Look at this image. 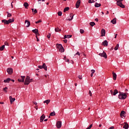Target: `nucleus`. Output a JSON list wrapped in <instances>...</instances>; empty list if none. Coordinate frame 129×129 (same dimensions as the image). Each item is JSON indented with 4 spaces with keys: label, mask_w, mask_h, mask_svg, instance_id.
I'll return each instance as SVG.
<instances>
[{
    "label": "nucleus",
    "mask_w": 129,
    "mask_h": 129,
    "mask_svg": "<svg viewBox=\"0 0 129 129\" xmlns=\"http://www.w3.org/2000/svg\"><path fill=\"white\" fill-rule=\"evenodd\" d=\"M13 22H15V19L14 18H12V19H10L8 20L6 19L2 20V22L4 23L5 25H9V24H11V23H13Z\"/></svg>",
    "instance_id": "nucleus-1"
},
{
    "label": "nucleus",
    "mask_w": 129,
    "mask_h": 129,
    "mask_svg": "<svg viewBox=\"0 0 129 129\" xmlns=\"http://www.w3.org/2000/svg\"><path fill=\"white\" fill-rule=\"evenodd\" d=\"M31 82H33V79H31L29 76H27L24 83L25 85H29Z\"/></svg>",
    "instance_id": "nucleus-2"
},
{
    "label": "nucleus",
    "mask_w": 129,
    "mask_h": 129,
    "mask_svg": "<svg viewBox=\"0 0 129 129\" xmlns=\"http://www.w3.org/2000/svg\"><path fill=\"white\" fill-rule=\"evenodd\" d=\"M127 96L126 95V94L124 93H120V94L118 95V98L119 99H125Z\"/></svg>",
    "instance_id": "nucleus-3"
},
{
    "label": "nucleus",
    "mask_w": 129,
    "mask_h": 129,
    "mask_svg": "<svg viewBox=\"0 0 129 129\" xmlns=\"http://www.w3.org/2000/svg\"><path fill=\"white\" fill-rule=\"evenodd\" d=\"M56 48L57 49H58L59 51L60 52V53H63V52H64V47H63L62 44H56Z\"/></svg>",
    "instance_id": "nucleus-4"
},
{
    "label": "nucleus",
    "mask_w": 129,
    "mask_h": 129,
    "mask_svg": "<svg viewBox=\"0 0 129 129\" xmlns=\"http://www.w3.org/2000/svg\"><path fill=\"white\" fill-rule=\"evenodd\" d=\"M123 1V0L117 1L116 4L117 5V6L120 7V8H122V9H124V8H125L124 5L122 4V1Z\"/></svg>",
    "instance_id": "nucleus-5"
},
{
    "label": "nucleus",
    "mask_w": 129,
    "mask_h": 129,
    "mask_svg": "<svg viewBox=\"0 0 129 129\" xmlns=\"http://www.w3.org/2000/svg\"><path fill=\"white\" fill-rule=\"evenodd\" d=\"M38 68L39 69H44L45 71H47V66H46V63H44L42 66H38Z\"/></svg>",
    "instance_id": "nucleus-6"
},
{
    "label": "nucleus",
    "mask_w": 129,
    "mask_h": 129,
    "mask_svg": "<svg viewBox=\"0 0 129 129\" xmlns=\"http://www.w3.org/2000/svg\"><path fill=\"white\" fill-rule=\"evenodd\" d=\"M99 55L101 57H103L105 58V59H106L107 58V55H106V53L105 52L103 51V53H99Z\"/></svg>",
    "instance_id": "nucleus-7"
},
{
    "label": "nucleus",
    "mask_w": 129,
    "mask_h": 129,
    "mask_svg": "<svg viewBox=\"0 0 129 129\" xmlns=\"http://www.w3.org/2000/svg\"><path fill=\"white\" fill-rule=\"evenodd\" d=\"M56 126L57 128H60L62 126V122L61 121H58L56 123Z\"/></svg>",
    "instance_id": "nucleus-8"
},
{
    "label": "nucleus",
    "mask_w": 129,
    "mask_h": 129,
    "mask_svg": "<svg viewBox=\"0 0 129 129\" xmlns=\"http://www.w3.org/2000/svg\"><path fill=\"white\" fill-rule=\"evenodd\" d=\"M21 79H18V81L19 82H25V78L26 77L21 76Z\"/></svg>",
    "instance_id": "nucleus-9"
},
{
    "label": "nucleus",
    "mask_w": 129,
    "mask_h": 129,
    "mask_svg": "<svg viewBox=\"0 0 129 129\" xmlns=\"http://www.w3.org/2000/svg\"><path fill=\"white\" fill-rule=\"evenodd\" d=\"M7 73H8V74H13V69L9 68L7 69Z\"/></svg>",
    "instance_id": "nucleus-10"
},
{
    "label": "nucleus",
    "mask_w": 129,
    "mask_h": 129,
    "mask_svg": "<svg viewBox=\"0 0 129 129\" xmlns=\"http://www.w3.org/2000/svg\"><path fill=\"white\" fill-rule=\"evenodd\" d=\"M81 3V1L80 0H78L76 4V9H78V8H79L80 6V4Z\"/></svg>",
    "instance_id": "nucleus-11"
},
{
    "label": "nucleus",
    "mask_w": 129,
    "mask_h": 129,
    "mask_svg": "<svg viewBox=\"0 0 129 129\" xmlns=\"http://www.w3.org/2000/svg\"><path fill=\"white\" fill-rule=\"evenodd\" d=\"M125 115V111H122L120 114L121 118H123V117H125V116H124Z\"/></svg>",
    "instance_id": "nucleus-12"
},
{
    "label": "nucleus",
    "mask_w": 129,
    "mask_h": 129,
    "mask_svg": "<svg viewBox=\"0 0 129 129\" xmlns=\"http://www.w3.org/2000/svg\"><path fill=\"white\" fill-rule=\"evenodd\" d=\"M9 99L10 100V102H11V104L13 103L14 102V101H15V100H16V98H13L12 97V96H10L9 97Z\"/></svg>",
    "instance_id": "nucleus-13"
},
{
    "label": "nucleus",
    "mask_w": 129,
    "mask_h": 129,
    "mask_svg": "<svg viewBox=\"0 0 129 129\" xmlns=\"http://www.w3.org/2000/svg\"><path fill=\"white\" fill-rule=\"evenodd\" d=\"M102 44L105 47H107V46H108V42H107V40H104L102 42Z\"/></svg>",
    "instance_id": "nucleus-14"
},
{
    "label": "nucleus",
    "mask_w": 129,
    "mask_h": 129,
    "mask_svg": "<svg viewBox=\"0 0 129 129\" xmlns=\"http://www.w3.org/2000/svg\"><path fill=\"white\" fill-rule=\"evenodd\" d=\"M45 117L46 116H45V115L43 114L42 115H41L40 116V122H43V121L44 120V119H45Z\"/></svg>",
    "instance_id": "nucleus-15"
},
{
    "label": "nucleus",
    "mask_w": 129,
    "mask_h": 129,
    "mask_svg": "<svg viewBox=\"0 0 129 129\" xmlns=\"http://www.w3.org/2000/svg\"><path fill=\"white\" fill-rule=\"evenodd\" d=\"M105 36V30L102 29L101 30V37H104Z\"/></svg>",
    "instance_id": "nucleus-16"
},
{
    "label": "nucleus",
    "mask_w": 129,
    "mask_h": 129,
    "mask_svg": "<svg viewBox=\"0 0 129 129\" xmlns=\"http://www.w3.org/2000/svg\"><path fill=\"white\" fill-rule=\"evenodd\" d=\"M11 80H12V79H11V78H7L6 80H5L4 81V82L5 83H9L10 82Z\"/></svg>",
    "instance_id": "nucleus-17"
},
{
    "label": "nucleus",
    "mask_w": 129,
    "mask_h": 129,
    "mask_svg": "<svg viewBox=\"0 0 129 129\" xmlns=\"http://www.w3.org/2000/svg\"><path fill=\"white\" fill-rule=\"evenodd\" d=\"M25 24H27V25L26 26L27 28H29L30 26H31V22L28 20H25Z\"/></svg>",
    "instance_id": "nucleus-18"
},
{
    "label": "nucleus",
    "mask_w": 129,
    "mask_h": 129,
    "mask_svg": "<svg viewBox=\"0 0 129 129\" xmlns=\"http://www.w3.org/2000/svg\"><path fill=\"white\" fill-rule=\"evenodd\" d=\"M72 37V35H65L64 36L63 39H69L70 38H71Z\"/></svg>",
    "instance_id": "nucleus-19"
},
{
    "label": "nucleus",
    "mask_w": 129,
    "mask_h": 129,
    "mask_svg": "<svg viewBox=\"0 0 129 129\" xmlns=\"http://www.w3.org/2000/svg\"><path fill=\"white\" fill-rule=\"evenodd\" d=\"M112 74L113 80H116V74H115L114 72H112Z\"/></svg>",
    "instance_id": "nucleus-20"
},
{
    "label": "nucleus",
    "mask_w": 129,
    "mask_h": 129,
    "mask_svg": "<svg viewBox=\"0 0 129 129\" xmlns=\"http://www.w3.org/2000/svg\"><path fill=\"white\" fill-rule=\"evenodd\" d=\"M111 23L113 24V25H115L116 24V18H114L113 20L111 21Z\"/></svg>",
    "instance_id": "nucleus-21"
},
{
    "label": "nucleus",
    "mask_w": 129,
    "mask_h": 129,
    "mask_svg": "<svg viewBox=\"0 0 129 129\" xmlns=\"http://www.w3.org/2000/svg\"><path fill=\"white\" fill-rule=\"evenodd\" d=\"M125 124L124 125L123 128L124 129H128V124L127 123L124 122Z\"/></svg>",
    "instance_id": "nucleus-22"
},
{
    "label": "nucleus",
    "mask_w": 129,
    "mask_h": 129,
    "mask_svg": "<svg viewBox=\"0 0 129 129\" xmlns=\"http://www.w3.org/2000/svg\"><path fill=\"white\" fill-rule=\"evenodd\" d=\"M33 33H34V34H39V30L38 29H35L32 30Z\"/></svg>",
    "instance_id": "nucleus-23"
},
{
    "label": "nucleus",
    "mask_w": 129,
    "mask_h": 129,
    "mask_svg": "<svg viewBox=\"0 0 129 129\" xmlns=\"http://www.w3.org/2000/svg\"><path fill=\"white\" fill-rule=\"evenodd\" d=\"M95 8H99V7H101V4L96 3L95 4Z\"/></svg>",
    "instance_id": "nucleus-24"
},
{
    "label": "nucleus",
    "mask_w": 129,
    "mask_h": 129,
    "mask_svg": "<svg viewBox=\"0 0 129 129\" xmlns=\"http://www.w3.org/2000/svg\"><path fill=\"white\" fill-rule=\"evenodd\" d=\"M50 99L46 100L43 101V103H46V104H49V103H50Z\"/></svg>",
    "instance_id": "nucleus-25"
},
{
    "label": "nucleus",
    "mask_w": 129,
    "mask_h": 129,
    "mask_svg": "<svg viewBox=\"0 0 129 129\" xmlns=\"http://www.w3.org/2000/svg\"><path fill=\"white\" fill-rule=\"evenodd\" d=\"M74 17V15L73 14L70 15V18L69 19H68L69 21H72L73 20V17Z\"/></svg>",
    "instance_id": "nucleus-26"
},
{
    "label": "nucleus",
    "mask_w": 129,
    "mask_h": 129,
    "mask_svg": "<svg viewBox=\"0 0 129 129\" xmlns=\"http://www.w3.org/2000/svg\"><path fill=\"white\" fill-rule=\"evenodd\" d=\"M24 6L25 9H27L28 7H29V4L28 3H24Z\"/></svg>",
    "instance_id": "nucleus-27"
},
{
    "label": "nucleus",
    "mask_w": 129,
    "mask_h": 129,
    "mask_svg": "<svg viewBox=\"0 0 129 129\" xmlns=\"http://www.w3.org/2000/svg\"><path fill=\"white\" fill-rule=\"evenodd\" d=\"M117 93H118V91H117V90H116V89H115L114 90L113 95H116V94H117Z\"/></svg>",
    "instance_id": "nucleus-28"
},
{
    "label": "nucleus",
    "mask_w": 129,
    "mask_h": 129,
    "mask_svg": "<svg viewBox=\"0 0 129 129\" xmlns=\"http://www.w3.org/2000/svg\"><path fill=\"white\" fill-rule=\"evenodd\" d=\"M54 115H56V113H55V111H53V112H51L50 113V116H54Z\"/></svg>",
    "instance_id": "nucleus-29"
},
{
    "label": "nucleus",
    "mask_w": 129,
    "mask_h": 129,
    "mask_svg": "<svg viewBox=\"0 0 129 129\" xmlns=\"http://www.w3.org/2000/svg\"><path fill=\"white\" fill-rule=\"evenodd\" d=\"M119 47V44H117L116 46L114 47L115 51H116V50L118 49V47Z\"/></svg>",
    "instance_id": "nucleus-30"
},
{
    "label": "nucleus",
    "mask_w": 129,
    "mask_h": 129,
    "mask_svg": "<svg viewBox=\"0 0 129 129\" xmlns=\"http://www.w3.org/2000/svg\"><path fill=\"white\" fill-rule=\"evenodd\" d=\"M55 32H60L61 31V29H59V28H55Z\"/></svg>",
    "instance_id": "nucleus-31"
},
{
    "label": "nucleus",
    "mask_w": 129,
    "mask_h": 129,
    "mask_svg": "<svg viewBox=\"0 0 129 129\" xmlns=\"http://www.w3.org/2000/svg\"><path fill=\"white\" fill-rule=\"evenodd\" d=\"M90 25L91 26V27H93L94 26H95V23L94 22H90Z\"/></svg>",
    "instance_id": "nucleus-32"
},
{
    "label": "nucleus",
    "mask_w": 129,
    "mask_h": 129,
    "mask_svg": "<svg viewBox=\"0 0 129 129\" xmlns=\"http://www.w3.org/2000/svg\"><path fill=\"white\" fill-rule=\"evenodd\" d=\"M67 11H69V7H66L63 10L64 13H65V12H67Z\"/></svg>",
    "instance_id": "nucleus-33"
},
{
    "label": "nucleus",
    "mask_w": 129,
    "mask_h": 129,
    "mask_svg": "<svg viewBox=\"0 0 129 129\" xmlns=\"http://www.w3.org/2000/svg\"><path fill=\"white\" fill-rule=\"evenodd\" d=\"M5 49V45H3L2 46L0 47V51H4Z\"/></svg>",
    "instance_id": "nucleus-34"
},
{
    "label": "nucleus",
    "mask_w": 129,
    "mask_h": 129,
    "mask_svg": "<svg viewBox=\"0 0 129 129\" xmlns=\"http://www.w3.org/2000/svg\"><path fill=\"white\" fill-rule=\"evenodd\" d=\"M32 11L34 14H37V10L36 9H32Z\"/></svg>",
    "instance_id": "nucleus-35"
},
{
    "label": "nucleus",
    "mask_w": 129,
    "mask_h": 129,
    "mask_svg": "<svg viewBox=\"0 0 129 129\" xmlns=\"http://www.w3.org/2000/svg\"><path fill=\"white\" fill-rule=\"evenodd\" d=\"M7 13L8 14V15H7L8 18H10V17H12V14L9 13V12H7Z\"/></svg>",
    "instance_id": "nucleus-36"
},
{
    "label": "nucleus",
    "mask_w": 129,
    "mask_h": 129,
    "mask_svg": "<svg viewBox=\"0 0 129 129\" xmlns=\"http://www.w3.org/2000/svg\"><path fill=\"white\" fill-rule=\"evenodd\" d=\"M58 16H59V17H61V16H62V12L59 11L58 12Z\"/></svg>",
    "instance_id": "nucleus-37"
},
{
    "label": "nucleus",
    "mask_w": 129,
    "mask_h": 129,
    "mask_svg": "<svg viewBox=\"0 0 129 129\" xmlns=\"http://www.w3.org/2000/svg\"><path fill=\"white\" fill-rule=\"evenodd\" d=\"M89 4H93V3H94V0H89L88 1Z\"/></svg>",
    "instance_id": "nucleus-38"
},
{
    "label": "nucleus",
    "mask_w": 129,
    "mask_h": 129,
    "mask_svg": "<svg viewBox=\"0 0 129 129\" xmlns=\"http://www.w3.org/2000/svg\"><path fill=\"white\" fill-rule=\"evenodd\" d=\"M80 32L81 33V34H83L84 33V30L80 29Z\"/></svg>",
    "instance_id": "nucleus-39"
},
{
    "label": "nucleus",
    "mask_w": 129,
    "mask_h": 129,
    "mask_svg": "<svg viewBox=\"0 0 129 129\" xmlns=\"http://www.w3.org/2000/svg\"><path fill=\"white\" fill-rule=\"evenodd\" d=\"M7 89H8L7 87H5L3 89V90L5 92H8V91L7 90Z\"/></svg>",
    "instance_id": "nucleus-40"
},
{
    "label": "nucleus",
    "mask_w": 129,
    "mask_h": 129,
    "mask_svg": "<svg viewBox=\"0 0 129 129\" xmlns=\"http://www.w3.org/2000/svg\"><path fill=\"white\" fill-rule=\"evenodd\" d=\"M42 22L41 20H39L36 22H35L36 24H39V23H41Z\"/></svg>",
    "instance_id": "nucleus-41"
},
{
    "label": "nucleus",
    "mask_w": 129,
    "mask_h": 129,
    "mask_svg": "<svg viewBox=\"0 0 129 129\" xmlns=\"http://www.w3.org/2000/svg\"><path fill=\"white\" fill-rule=\"evenodd\" d=\"M92 127V124H90L86 129H90Z\"/></svg>",
    "instance_id": "nucleus-42"
},
{
    "label": "nucleus",
    "mask_w": 129,
    "mask_h": 129,
    "mask_svg": "<svg viewBox=\"0 0 129 129\" xmlns=\"http://www.w3.org/2000/svg\"><path fill=\"white\" fill-rule=\"evenodd\" d=\"M89 94L90 96H92V93H91V91H89Z\"/></svg>",
    "instance_id": "nucleus-43"
},
{
    "label": "nucleus",
    "mask_w": 129,
    "mask_h": 129,
    "mask_svg": "<svg viewBox=\"0 0 129 129\" xmlns=\"http://www.w3.org/2000/svg\"><path fill=\"white\" fill-rule=\"evenodd\" d=\"M76 55H78V56H80V53L79 52L77 51V53L75 54V56H76Z\"/></svg>",
    "instance_id": "nucleus-44"
},
{
    "label": "nucleus",
    "mask_w": 129,
    "mask_h": 129,
    "mask_svg": "<svg viewBox=\"0 0 129 129\" xmlns=\"http://www.w3.org/2000/svg\"><path fill=\"white\" fill-rule=\"evenodd\" d=\"M91 71L92 74H94V73H95V70H91Z\"/></svg>",
    "instance_id": "nucleus-45"
},
{
    "label": "nucleus",
    "mask_w": 129,
    "mask_h": 129,
    "mask_svg": "<svg viewBox=\"0 0 129 129\" xmlns=\"http://www.w3.org/2000/svg\"><path fill=\"white\" fill-rule=\"evenodd\" d=\"M5 45L6 46H9V43H8V42H5Z\"/></svg>",
    "instance_id": "nucleus-46"
},
{
    "label": "nucleus",
    "mask_w": 129,
    "mask_h": 129,
    "mask_svg": "<svg viewBox=\"0 0 129 129\" xmlns=\"http://www.w3.org/2000/svg\"><path fill=\"white\" fill-rule=\"evenodd\" d=\"M50 37H51V34H49L47 35V38H48V39H50Z\"/></svg>",
    "instance_id": "nucleus-47"
},
{
    "label": "nucleus",
    "mask_w": 129,
    "mask_h": 129,
    "mask_svg": "<svg viewBox=\"0 0 129 129\" xmlns=\"http://www.w3.org/2000/svg\"><path fill=\"white\" fill-rule=\"evenodd\" d=\"M36 38L37 39V41L39 42V38H38V36L37 35H36Z\"/></svg>",
    "instance_id": "nucleus-48"
},
{
    "label": "nucleus",
    "mask_w": 129,
    "mask_h": 129,
    "mask_svg": "<svg viewBox=\"0 0 129 129\" xmlns=\"http://www.w3.org/2000/svg\"><path fill=\"white\" fill-rule=\"evenodd\" d=\"M78 78H79V79H82V76H81L80 75L78 76Z\"/></svg>",
    "instance_id": "nucleus-49"
},
{
    "label": "nucleus",
    "mask_w": 129,
    "mask_h": 129,
    "mask_svg": "<svg viewBox=\"0 0 129 129\" xmlns=\"http://www.w3.org/2000/svg\"><path fill=\"white\" fill-rule=\"evenodd\" d=\"M66 62H68V63H69V59H66Z\"/></svg>",
    "instance_id": "nucleus-50"
},
{
    "label": "nucleus",
    "mask_w": 129,
    "mask_h": 129,
    "mask_svg": "<svg viewBox=\"0 0 129 129\" xmlns=\"http://www.w3.org/2000/svg\"><path fill=\"white\" fill-rule=\"evenodd\" d=\"M113 128H114V126H111V127H110L109 128V129H113Z\"/></svg>",
    "instance_id": "nucleus-51"
},
{
    "label": "nucleus",
    "mask_w": 129,
    "mask_h": 129,
    "mask_svg": "<svg viewBox=\"0 0 129 129\" xmlns=\"http://www.w3.org/2000/svg\"><path fill=\"white\" fill-rule=\"evenodd\" d=\"M33 103L34 104H35V105H37V104H38V103H37V102H34Z\"/></svg>",
    "instance_id": "nucleus-52"
},
{
    "label": "nucleus",
    "mask_w": 129,
    "mask_h": 129,
    "mask_svg": "<svg viewBox=\"0 0 129 129\" xmlns=\"http://www.w3.org/2000/svg\"><path fill=\"white\" fill-rule=\"evenodd\" d=\"M63 42H64V43H67V39L63 40Z\"/></svg>",
    "instance_id": "nucleus-53"
},
{
    "label": "nucleus",
    "mask_w": 129,
    "mask_h": 129,
    "mask_svg": "<svg viewBox=\"0 0 129 129\" xmlns=\"http://www.w3.org/2000/svg\"><path fill=\"white\" fill-rule=\"evenodd\" d=\"M0 104H5V102H0Z\"/></svg>",
    "instance_id": "nucleus-54"
},
{
    "label": "nucleus",
    "mask_w": 129,
    "mask_h": 129,
    "mask_svg": "<svg viewBox=\"0 0 129 129\" xmlns=\"http://www.w3.org/2000/svg\"><path fill=\"white\" fill-rule=\"evenodd\" d=\"M116 37H117V34H115L114 38L116 39Z\"/></svg>",
    "instance_id": "nucleus-55"
},
{
    "label": "nucleus",
    "mask_w": 129,
    "mask_h": 129,
    "mask_svg": "<svg viewBox=\"0 0 129 129\" xmlns=\"http://www.w3.org/2000/svg\"><path fill=\"white\" fill-rule=\"evenodd\" d=\"M95 21L96 22H98V19L96 18V19H95Z\"/></svg>",
    "instance_id": "nucleus-56"
},
{
    "label": "nucleus",
    "mask_w": 129,
    "mask_h": 129,
    "mask_svg": "<svg viewBox=\"0 0 129 129\" xmlns=\"http://www.w3.org/2000/svg\"><path fill=\"white\" fill-rule=\"evenodd\" d=\"M110 92H111V94H112V93L113 94V91H112V90H110Z\"/></svg>",
    "instance_id": "nucleus-57"
},
{
    "label": "nucleus",
    "mask_w": 129,
    "mask_h": 129,
    "mask_svg": "<svg viewBox=\"0 0 129 129\" xmlns=\"http://www.w3.org/2000/svg\"><path fill=\"white\" fill-rule=\"evenodd\" d=\"M67 59L66 58V56H64L63 57V60H65V61H66Z\"/></svg>",
    "instance_id": "nucleus-58"
},
{
    "label": "nucleus",
    "mask_w": 129,
    "mask_h": 129,
    "mask_svg": "<svg viewBox=\"0 0 129 129\" xmlns=\"http://www.w3.org/2000/svg\"><path fill=\"white\" fill-rule=\"evenodd\" d=\"M45 77H46V78H47V77H49V75H44Z\"/></svg>",
    "instance_id": "nucleus-59"
},
{
    "label": "nucleus",
    "mask_w": 129,
    "mask_h": 129,
    "mask_svg": "<svg viewBox=\"0 0 129 129\" xmlns=\"http://www.w3.org/2000/svg\"><path fill=\"white\" fill-rule=\"evenodd\" d=\"M41 1L42 2H45V0H38V2H41Z\"/></svg>",
    "instance_id": "nucleus-60"
},
{
    "label": "nucleus",
    "mask_w": 129,
    "mask_h": 129,
    "mask_svg": "<svg viewBox=\"0 0 129 129\" xmlns=\"http://www.w3.org/2000/svg\"><path fill=\"white\" fill-rule=\"evenodd\" d=\"M108 14H109V12H108V11H107V13L106 14V15H108Z\"/></svg>",
    "instance_id": "nucleus-61"
},
{
    "label": "nucleus",
    "mask_w": 129,
    "mask_h": 129,
    "mask_svg": "<svg viewBox=\"0 0 129 129\" xmlns=\"http://www.w3.org/2000/svg\"><path fill=\"white\" fill-rule=\"evenodd\" d=\"M48 121V119H45L44 120V121Z\"/></svg>",
    "instance_id": "nucleus-62"
},
{
    "label": "nucleus",
    "mask_w": 129,
    "mask_h": 129,
    "mask_svg": "<svg viewBox=\"0 0 129 129\" xmlns=\"http://www.w3.org/2000/svg\"><path fill=\"white\" fill-rule=\"evenodd\" d=\"M92 76H93V74H92V73L91 74V77H92Z\"/></svg>",
    "instance_id": "nucleus-63"
},
{
    "label": "nucleus",
    "mask_w": 129,
    "mask_h": 129,
    "mask_svg": "<svg viewBox=\"0 0 129 129\" xmlns=\"http://www.w3.org/2000/svg\"><path fill=\"white\" fill-rule=\"evenodd\" d=\"M11 81H12V82H14L15 81V80H11Z\"/></svg>",
    "instance_id": "nucleus-64"
}]
</instances>
